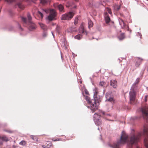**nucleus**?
<instances>
[{"label":"nucleus","instance_id":"obj_1","mask_svg":"<svg viewBox=\"0 0 148 148\" xmlns=\"http://www.w3.org/2000/svg\"><path fill=\"white\" fill-rule=\"evenodd\" d=\"M142 135L146 136L144 140V144L146 148H148V127L147 126H144L142 133L139 132L136 135L133 134L130 137L129 140L128 135L124 131H123L120 139L118 140L117 143L114 144L112 147L113 148H119V145L127 143V146L130 147L138 141Z\"/></svg>","mask_w":148,"mask_h":148},{"label":"nucleus","instance_id":"obj_2","mask_svg":"<svg viewBox=\"0 0 148 148\" xmlns=\"http://www.w3.org/2000/svg\"><path fill=\"white\" fill-rule=\"evenodd\" d=\"M94 99L92 100L93 103L91 104V110L92 112H94L98 109L99 104L101 101V97L98 95V90L97 88H95L94 90Z\"/></svg>","mask_w":148,"mask_h":148},{"label":"nucleus","instance_id":"obj_3","mask_svg":"<svg viewBox=\"0 0 148 148\" xmlns=\"http://www.w3.org/2000/svg\"><path fill=\"white\" fill-rule=\"evenodd\" d=\"M46 13L49 12V14L47 17V19L49 21H51L56 19V17L57 14L56 10L54 9H49L44 10Z\"/></svg>","mask_w":148,"mask_h":148},{"label":"nucleus","instance_id":"obj_4","mask_svg":"<svg viewBox=\"0 0 148 148\" xmlns=\"http://www.w3.org/2000/svg\"><path fill=\"white\" fill-rule=\"evenodd\" d=\"M135 88L136 86L133 85L131 88V90L130 92V103L131 104H132V102L135 99L136 95Z\"/></svg>","mask_w":148,"mask_h":148},{"label":"nucleus","instance_id":"obj_5","mask_svg":"<svg viewBox=\"0 0 148 148\" xmlns=\"http://www.w3.org/2000/svg\"><path fill=\"white\" fill-rule=\"evenodd\" d=\"M74 14L73 12H70L62 15L61 17L62 20H70L73 17Z\"/></svg>","mask_w":148,"mask_h":148},{"label":"nucleus","instance_id":"obj_6","mask_svg":"<svg viewBox=\"0 0 148 148\" xmlns=\"http://www.w3.org/2000/svg\"><path fill=\"white\" fill-rule=\"evenodd\" d=\"M143 117L148 122V107L146 106L142 107L141 108Z\"/></svg>","mask_w":148,"mask_h":148},{"label":"nucleus","instance_id":"obj_7","mask_svg":"<svg viewBox=\"0 0 148 148\" xmlns=\"http://www.w3.org/2000/svg\"><path fill=\"white\" fill-rule=\"evenodd\" d=\"M104 16L106 23H109L110 21V19L108 14L107 12H105L104 13Z\"/></svg>","mask_w":148,"mask_h":148},{"label":"nucleus","instance_id":"obj_8","mask_svg":"<svg viewBox=\"0 0 148 148\" xmlns=\"http://www.w3.org/2000/svg\"><path fill=\"white\" fill-rule=\"evenodd\" d=\"M136 59L137 60L135 63V66L137 67H138L143 60L139 58H137Z\"/></svg>","mask_w":148,"mask_h":148},{"label":"nucleus","instance_id":"obj_9","mask_svg":"<svg viewBox=\"0 0 148 148\" xmlns=\"http://www.w3.org/2000/svg\"><path fill=\"white\" fill-rule=\"evenodd\" d=\"M29 29L30 30H33L36 29V26L32 22L28 23Z\"/></svg>","mask_w":148,"mask_h":148},{"label":"nucleus","instance_id":"obj_10","mask_svg":"<svg viewBox=\"0 0 148 148\" xmlns=\"http://www.w3.org/2000/svg\"><path fill=\"white\" fill-rule=\"evenodd\" d=\"M83 95L85 97V99L87 101L88 103L90 105V109L91 110V104L92 103H93L92 100L91 101L90 100V98L88 96H85L84 95Z\"/></svg>","mask_w":148,"mask_h":148},{"label":"nucleus","instance_id":"obj_11","mask_svg":"<svg viewBox=\"0 0 148 148\" xmlns=\"http://www.w3.org/2000/svg\"><path fill=\"white\" fill-rule=\"evenodd\" d=\"M79 31L80 33L81 34H87L86 31H85L83 25H81L79 29Z\"/></svg>","mask_w":148,"mask_h":148},{"label":"nucleus","instance_id":"obj_12","mask_svg":"<svg viewBox=\"0 0 148 148\" xmlns=\"http://www.w3.org/2000/svg\"><path fill=\"white\" fill-rule=\"evenodd\" d=\"M117 82L115 80H111L110 81V85L113 86L114 88H116L117 87Z\"/></svg>","mask_w":148,"mask_h":148},{"label":"nucleus","instance_id":"obj_13","mask_svg":"<svg viewBox=\"0 0 148 148\" xmlns=\"http://www.w3.org/2000/svg\"><path fill=\"white\" fill-rule=\"evenodd\" d=\"M58 9L60 12H64V7L63 5L61 4H59L58 6Z\"/></svg>","mask_w":148,"mask_h":148},{"label":"nucleus","instance_id":"obj_14","mask_svg":"<svg viewBox=\"0 0 148 148\" xmlns=\"http://www.w3.org/2000/svg\"><path fill=\"white\" fill-rule=\"evenodd\" d=\"M52 144L51 143H49L48 144H47V143L45 144V145H42V147L43 148H46L48 147L49 148L51 147V146H52Z\"/></svg>","mask_w":148,"mask_h":148},{"label":"nucleus","instance_id":"obj_15","mask_svg":"<svg viewBox=\"0 0 148 148\" xmlns=\"http://www.w3.org/2000/svg\"><path fill=\"white\" fill-rule=\"evenodd\" d=\"M38 24L40 25V26L41 27V28L43 29L44 30H46L47 29V27L45 24L40 23H39Z\"/></svg>","mask_w":148,"mask_h":148},{"label":"nucleus","instance_id":"obj_16","mask_svg":"<svg viewBox=\"0 0 148 148\" xmlns=\"http://www.w3.org/2000/svg\"><path fill=\"white\" fill-rule=\"evenodd\" d=\"M119 23L121 25V26L123 27H125L126 25L125 24V22L122 19H120L119 21Z\"/></svg>","mask_w":148,"mask_h":148},{"label":"nucleus","instance_id":"obj_17","mask_svg":"<svg viewBox=\"0 0 148 148\" xmlns=\"http://www.w3.org/2000/svg\"><path fill=\"white\" fill-rule=\"evenodd\" d=\"M119 23L121 25V26L123 27H125L126 25L125 24V22L122 19H120L119 21Z\"/></svg>","mask_w":148,"mask_h":148},{"label":"nucleus","instance_id":"obj_18","mask_svg":"<svg viewBox=\"0 0 148 148\" xmlns=\"http://www.w3.org/2000/svg\"><path fill=\"white\" fill-rule=\"evenodd\" d=\"M50 1V0H41L40 1L41 3L44 5L49 3Z\"/></svg>","mask_w":148,"mask_h":148},{"label":"nucleus","instance_id":"obj_19","mask_svg":"<svg viewBox=\"0 0 148 148\" xmlns=\"http://www.w3.org/2000/svg\"><path fill=\"white\" fill-rule=\"evenodd\" d=\"M95 123L97 125H100L101 124V123L99 119H95Z\"/></svg>","mask_w":148,"mask_h":148},{"label":"nucleus","instance_id":"obj_20","mask_svg":"<svg viewBox=\"0 0 148 148\" xmlns=\"http://www.w3.org/2000/svg\"><path fill=\"white\" fill-rule=\"evenodd\" d=\"M37 15L41 19H42L43 17V14L41 12L39 11L38 12Z\"/></svg>","mask_w":148,"mask_h":148},{"label":"nucleus","instance_id":"obj_21","mask_svg":"<svg viewBox=\"0 0 148 148\" xmlns=\"http://www.w3.org/2000/svg\"><path fill=\"white\" fill-rule=\"evenodd\" d=\"M88 27L89 28L93 26V23L90 20H88Z\"/></svg>","mask_w":148,"mask_h":148},{"label":"nucleus","instance_id":"obj_22","mask_svg":"<svg viewBox=\"0 0 148 148\" xmlns=\"http://www.w3.org/2000/svg\"><path fill=\"white\" fill-rule=\"evenodd\" d=\"M120 6L117 5H115L114 6V10L116 11L119 10L120 8Z\"/></svg>","mask_w":148,"mask_h":148},{"label":"nucleus","instance_id":"obj_23","mask_svg":"<svg viewBox=\"0 0 148 148\" xmlns=\"http://www.w3.org/2000/svg\"><path fill=\"white\" fill-rule=\"evenodd\" d=\"M82 37V35H80L79 34H78L76 36H75L74 37V38L75 39H78V40H80L81 39Z\"/></svg>","mask_w":148,"mask_h":148},{"label":"nucleus","instance_id":"obj_24","mask_svg":"<svg viewBox=\"0 0 148 148\" xmlns=\"http://www.w3.org/2000/svg\"><path fill=\"white\" fill-rule=\"evenodd\" d=\"M21 20L25 24H27V19L26 18H25L23 16H21Z\"/></svg>","mask_w":148,"mask_h":148},{"label":"nucleus","instance_id":"obj_25","mask_svg":"<svg viewBox=\"0 0 148 148\" xmlns=\"http://www.w3.org/2000/svg\"><path fill=\"white\" fill-rule=\"evenodd\" d=\"M107 100L111 102L112 103H114L115 100L113 97H110L109 99H108Z\"/></svg>","mask_w":148,"mask_h":148},{"label":"nucleus","instance_id":"obj_26","mask_svg":"<svg viewBox=\"0 0 148 148\" xmlns=\"http://www.w3.org/2000/svg\"><path fill=\"white\" fill-rule=\"evenodd\" d=\"M100 115H99L97 113H95L93 117L95 119H98L100 118Z\"/></svg>","mask_w":148,"mask_h":148},{"label":"nucleus","instance_id":"obj_27","mask_svg":"<svg viewBox=\"0 0 148 148\" xmlns=\"http://www.w3.org/2000/svg\"><path fill=\"white\" fill-rule=\"evenodd\" d=\"M27 18H28V23L32 22V17L29 14H28L27 15Z\"/></svg>","mask_w":148,"mask_h":148},{"label":"nucleus","instance_id":"obj_28","mask_svg":"<svg viewBox=\"0 0 148 148\" xmlns=\"http://www.w3.org/2000/svg\"><path fill=\"white\" fill-rule=\"evenodd\" d=\"M26 144V142L24 140H22L19 143V144L23 146H25Z\"/></svg>","mask_w":148,"mask_h":148},{"label":"nucleus","instance_id":"obj_29","mask_svg":"<svg viewBox=\"0 0 148 148\" xmlns=\"http://www.w3.org/2000/svg\"><path fill=\"white\" fill-rule=\"evenodd\" d=\"M106 11L108 12L110 14H112V13L111 11V9L108 8H106Z\"/></svg>","mask_w":148,"mask_h":148},{"label":"nucleus","instance_id":"obj_30","mask_svg":"<svg viewBox=\"0 0 148 148\" xmlns=\"http://www.w3.org/2000/svg\"><path fill=\"white\" fill-rule=\"evenodd\" d=\"M18 7L21 9H23L24 7L23 5L21 4V3H18Z\"/></svg>","mask_w":148,"mask_h":148},{"label":"nucleus","instance_id":"obj_31","mask_svg":"<svg viewBox=\"0 0 148 148\" xmlns=\"http://www.w3.org/2000/svg\"><path fill=\"white\" fill-rule=\"evenodd\" d=\"M1 139L5 141H7L8 140V138H7L5 136H3L1 138Z\"/></svg>","mask_w":148,"mask_h":148},{"label":"nucleus","instance_id":"obj_32","mask_svg":"<svg viewBox=\"0 0 148 148\" xmlns=\"http://www.w3.org/2000/svg\"><path fill=\"white\" fill-rule=\"evenodd\" d=\"M124 38V35L123 34H121L119 37V39L121 40L123 39Z\"/></svg>","mask_w":148,"mask_h":148},{"label":"nucleus","instance_id":"obj_33","mask_svg":"<svg viewBox=\"0 0 148 148\" xmlns=\"http://www.w3.org/2000/svg\"><path fill=\"white\" fill-rule=\"evenodd\" d=\"M51 139L52 140L55 141L61 140L60 139V138H52Z\"/></svg>","mask_w":148,"mask_h":148},{"label":"nucleus","instance_id":"obj_34","mask_svg":"<svg viewBox=\"0 0 148 148\" xmlns=\"http://www.w3.org/2000/svg\"><path fill=\"white\" fill-rule=\"evenodd\" d=\"M105 84V83L104 82H101L99 84V85L102 86H104Z\"/></svg>","mask_w":148,"mask_h":148},{"label":"nucleus","instance_id":"obj_35","mask_svg":"<svg viewBox=\"0 0 148 148\" xmlns=\"http://www.w3.org/2000/svg\"><path fill=\"white\" fill-rule=\"evenodd\" d=\"M30 137L33 140H35V139H36V137L34 136L31 135L30 136Z\"/></svg>","mask_w":148,"mask_h":148},{"label":"nucleus","instance_id":"obj_36","mask_svg":"<svg viewBox=\"0 0 148 148\" xmlns=\"http://www.w3.org/2000/svg\"><path fill=\"white\" fill-rule=\"evenodd\" d=\"M78 23V19H76L75 20L74 23L75 25H76Z\"/></svg>","mask_w":148,"mask_h":148},{"label":"nucleus","instance_id":"obj_37","mask_svg":"<svg viewBox=\"0 0 148 148\" xmlns=\"http://www.w3.org/2000/svg\"><path fill=\"white\" fill-rule=\"evenodd\" d=\"M147 97H148V96L146 95H145V102H146L147 101Z\"/></svg>","mask_w":148,"mask_h":148},{"label":"nucleus","instance_id":"obj_38","mask_svg":"<svg viewBox=\"0 0 148 148\" xmlns=\"http://www.w3.org/2000/svg\"><path fill=\"white\" fill-rule=\"evenodd\" d=\"M85 93L86 95H88L89 94L88 92L86 90H85Z\"/></svg>","mask_w":148,"mask_h":148},{"label":"nucleus","instance_id":"obj_39","mask_svg":"<svg viewBox=\"0 0 148 148\" xmlns=\"http://www.w3.org/2000/svg\"><path fill=\"white\" fill-rule=\"evenodd\" d=\"M101 113H102V114L105 115V112H101Z\"/></svg>","mask_w":148,"mask_h":148},{"label":"nucleus","instance_id":"obj_40","mask_svg":"<svg viewBox=\"0 0 148 148\" xmlns=\"http://www.w3.org/2000/svg\"><path fill=\"white\" fill-rule=\"evenodd\" d=\"M2 144V142H0V145H1V144Z\"/></svg>","mask_w":148,"mask_h":148},{"label":"nucleus","instance_id":"obj_41","mask_svg":"<svg viewBox=\"0 0 148 148\" xmlns=\"http://www.w3.org/2000/svg\"><path fill=\"white\" fill-rule=\"evenodd\" d=\"M46 36V35H45V34H43V36Z\"/></svg>","mask_w":148,"mask_h":148},{"label":"nucleus","instance_id":"obj_42","mask_svg":"<svg viewBox=\"0 0 148 148\" xmlns=\"http://www.w3.org/2000/svg\"><path fill=\"white\" fill-rule=\"evenodd\" d=\"M147 71H148V66H147Z\"/></svg>","mask_w":148,"mask_h":148},{"label":"nucleus","instance_id":"obj_43","mask_svg":"<svg viewBox=\"0 0 148 148\" xmlns=\"http://www.w3.org/2000/svg\"><path fill=\"white\" fill-rule=\"evenodd\" d=\"M136 148H140L138 147H137Z\"/></svg>","mask_w":148,"mask_h":148}]
</instances>
